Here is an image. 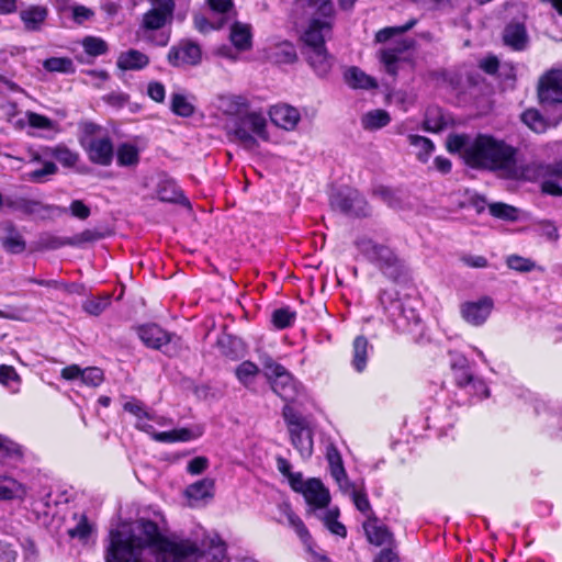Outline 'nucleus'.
<instances>
[{"mask_svg": "<svg viewBox=\"0 0 562 562\" xmlns=\"http://www.w3.org/2000/svg\"><path fill=\"white\" fill-rule=\"evenodd\" d=\"M110 538L106 562H177L181 548L193 549L181 543L182 539L164 537L157 524L145 518L133 525L121 524Z\"/></svg>", "mask_w": 562, "mask_h": 562, "instance_id": "nucleus-1", "label": "nucleus"}, {"mask_svg": "<svg viewBox=\"0 0 562 562\" xmlns=\"http://www.w3.org/2000/svg\"><path fill=\"white\" fill-rule=\"evenodd\" d=\"M447 149L460 154L465 164L473 168L496 171L508 179H518L524 175L517 162L516 149L487 134H479L474 138L463 134L450 135Z\"/></svg>", "mask_w": 562, "mask_h": 562, "instance_id": "nucleus-2", "label": "nucleus"}, {"mask_svg": "<svg viewBox=\"0 0 562 562\" xmlns=\"http://www.w3.org/2000/svg\"><path fill=\"white\" fill-rule=\"evenodd\" d=\"M225 131L228 139L247 150L258 148V139L269 140L266 117L256 111L227 119Z\"/></svg>", "mask_w": 562, "mask_h": 562, "instance_id": "nucleus-3", "label": "nucleus"}, {"mask_svg": "<svg viewBox=\"0 0 562 562\" xmlns=\"http://www.w3.org/2000/svg\"><path fill=\"white\" fill-rule=\"evenodd\" d=\"M538 98L546 112H553V123L562 121V69H550L538 82Z\"/></svg>", "mask_w": 562, "mask_h": 562, "instance_id": "nucleus-4", "label": "nucleus"}, {"mask_svg": "<svg viewBox=\"0 0 562 562\" xmlns=\"http://www.w3.org/2000/svg\"><path fill=\"white\" fill-rule=\"evenodd\" d=\"M356 246L370 261L378 263L390 278L396 279L402 273L401 260L387 246L378 244L369 237L357 239Z\"/></svg>", "mask_w": 562, "mask_h": 562, "instance_id": "nucleus-5", "label": "nucleus"}, {"mask_svg": "<svg viewBox=\"0 0 562 562\" xmlns=\"http://www.w3.org/2000/svg\"><path fill=\"white\" fill-rule=\"evenodd\" d=\"M262 367L273 392L285 402L294 401L299 390L292 374L271 357H265L262 359Z\"/></svg>", "mask_w": 562, "mask_h": 562, "instance_id": "nucleus-6", "label": "nucleus"}, {"mask_svg": "<svg viewBox=\"0 0 562 562\" xmlns=\"http://www.w3.org/2000/svg\"><path fill=\"white\" fill-rule=\"evenodd\" d=\"M99 127L92 123L85 124V136L81 144L91 162L100 166L111 165L114 156L112 140L108 136H94Z\"/></svg>", "mask_w": 562, "mask_h": 562, "instance_id": "nucleus-7", "label": "nucleus"}, {"mask_svg": "<svg viewBox=\"0 0 562 562\" xmlns=\"http://www.w3.org/2000/svg\"><path fill=\"white\" fill-rule=\"evenodd\" d=\"M181 543L190 544L193 549L188 551L181 548L177 562H193L198 557L202 555L209 557L213 561H222L226 552L225 543L216 535L205 536L200 541L182 539Z\"/></svg>", "mask_w": 562, "mask_h": 562, "instance_id": "nucleus-8", "label": "nucleus"}, {"mask_svg": "<svg viewBox=\"0 0 562 562\" xmlns=\"http://www.w3.org/2000/svg\"><path fill=\"white\" fill-rule=\"evenodd\" d=\"M334 21L335 10H331L328 15L319 14L316 10L302 36L304 48L324 46L331 35Z\"/></svg>", "mask_w": 562, "mask_h": 562, "instance_id": "nucleus-9", "label": "nucleus"}, {"mask_svg": "<svg viewBox=\"0 0 562 562\" xmlns=\"http://www.w3.org/2000/svg\"><path fill=\"white\" fill-rule=\"evenodd\" d=\"M333 209L348 215L366 216L369 214V206L364 198L355 189L346 188L331 195Z\"/></svg>", "mask_w": 562, "mask_h": 562, "instance_id": "nucleus-10", "label": "nucleus"}, {"mask_svg": "<svg viewBox=\"0 0 562 562\" xmlns=\"http://www.w3.org/2000/svg\"><path fill=\"white\" fill-rule=\"evenodd\" d=\"M202 57L201 48L192 42H180L172 46L167 55L168 63L173 67L195 66Z\"/></svg>", "mask_w": 562, "mask_h": 562, "instance_id": "nucleus-11", "label": "nucleus"}, {"mask_svg": "<svg viewBox=\"0 0 562 562\" xmlns=\"http://www.w3.org/2000/svg\"><path fill=\"white\" fill-rule=\"evenodd\" d=\"M494 302L491 297L484 296L477 301L465 302L461 305L462 318L472 326H481L488 318Z\"/></svg>", "mask_w": 562, "mask_h": 562, "instance_id": "nucleus-12", "label": "nucleus"}, {"mask_svg": "<svg viewBox=\"0 0 562 562\" xmlns=\"http://www.w3.org/2000/svg\"><path fill=\"white\" fill-rule=\"evenodd\" d=\"M385 310L391 321L401 329L419 322V315L409 301L394 300Z\"/></svg>", "mask_w": 562, "mask_h": 562, "instance_id": "nucleus-13", "label": "nucleus"}, {"mask_svg": "<svg viewBox=\"0 0 562 562\" xmlns=\"http://www.w3.org/2000/svg\"><path fill=\"white\" fill-rule=\"evenodd\" d=\"M0 232V244L7 252L19 255L25 251L26 241L12 222L2 223Z\"/></svg>", "mask_w": 562, "mask_h": 562, "instance_id": "nucleus-14", "label": "nucleus"}, {"mask_svg": "<svg viewBox=\"0 0 562 562\" xmlns=\"http://www.w3.org/2000/svg\"><path fill=\"white\" fill-rule=\"evenodd\" d=\"M302 53L317 76L325 77L329 74L334 65V58L328 54L325 45L315 48H303Z\"/></svg>", "mask_w": 562, "mask_h": 562, "instance_id": "nucleus-15", "label": "nucleus"}, {"mask_svg": "<svg viewBox=\"0 0 562 562\" xmlns=\"http://www.w3.org/2000/svg\"><path fill=\"white\" fill-rule=\"evenodd\" d=\"M269 116L271 122L286 131L295 128L300 121L299 111L288 104H278L270 109Z\"/></svg>", "mask_w": 562, "mask_h": 562, "instance_id": "nucleus-16", "label": "nucleus"}, {"mask_svg": "<svg viewBox=\"0 0 562 562\" xmlns=\"http://www.w3.org/2000/svg\"><path fill=\"white\" fill-rule=\"evenodd\" d=\"M364 533L370 543L381 547L383 544H391L394 540L393 533L387 527L378 524L375 515H371L362 525Z\"/></svg>", "mask_w": 562, "mask_h": 562, "instance_id": "nucleus-17", "label": "nucleus"}, {"mask_svg": "<svg viewBox=\"0 0 562 562\" xmlns=\"http://www.w3.org/2000/svg\"><path fill=\"white\" fill-rule=\"evenodd\" d=\"M303 496L307 504L314 508H325L330 502L329 491L318 479L307 480Z\"/></svg>", "mask_w": 562, "mask_h": 562, "instance_id": "nucleus-18", "label": "nucleus"}, {"mask_svg": "<svg viewBox=\"0 0 562 562\" xmlns=\"http://www.w3.org/2000/svg\"><path fill=\"white\" fill-rule=\"evenodd\" d=\"M27 487L12 475L0 472V502L24 499Z\"/></svg>", "mask_w": 562, "mask_h": 562, "instance_id": "nucleus-19", "label": "nucleus"}, {"mask_svg": "<svg viewBox=\"0 0 562 562\" xmlns=\"http://www.w3.org/2000/svg\"><path fill=\"white\" fill-rule=\"evenodd\" d=\"M541 188L544 193L562 196V161L546 167Z\"/></svg>", "mask_w": 562, "mask_h": 562, "instance_id": "nucleus-20", "label": "nucleus"}, {"mask_svg": "<svg viewBox=\"0 0 562 562\" xmlns=\"http://www.w3.org/2000/svg\"><path fill=\"white\" fill-rule=\"evenodd\" d=\"M48 15V10L43 5H30L20 11V19L27 32L40 31Z\"/></svg>", "mask_w": 562, "mask_h": 562, "instance_id": "nucleus-21", "label": "nucleus"}, {"mask_svg": "<svg viewBox=\"0 0 562 562\" xmlns=\"http://www.w3.org/2000/svg\"><path fill=\"white\" fill-rule=\"evenodd\" d=\"M142 341L154 349H159L171 340V335L157 325H147L138 331Z\"/></svg>", "mask_w": 562, "mask_h": 562, "instance_id": "nucleus-22", "label": "nucleus"}, {"mask_svg": "<svg viewBox=\"0 0 562 562\" xmlns=\"http://www.w3.org/2000/svg\"><path fill=\"white\" fill-rule=\"evenodd\" d=\"M269 60L276 64H292L297 59L295 47L290 42H281L270 45L266 49Z\"/></svg>", "mask_w": 562, "mask_h": 562, "instance_id": "nucleus-23", "label": "nucleus"}, {"mask_svg": "<svg viewBox=\"0 0 562 562\" xmlns=\"http://www.w3.org/2000/svg\"><path fill=\"white\" fill-rule=\"evenodd\" d=\"M279 512L285 519V521H280L291 527L296 532L302 542L308 546L311 542V535L302 519L292 510L291 506L285 503L281 504L279 506Z\"/></svg>", "mask_w": 562, "mask_h": 562, "instance_id": "nucleus-24", "label": "nucleus"}, {"mask_svg": "<svg viewBox=\"0 0 562 562\" xmlns=\"http://www.w3.org/2000/svg\"><path fill=\"white\" fill-rule=\"evenodd\" d=\"M504 43L515 50H522L528 45V35L522 23L508 24L503 34Z\"/></svg>", "mask_w": 562, "mask_h": 562, "instance_id": "nucleus-25", "label": "nucleus"}, {"mask_svg": "<svg viewBox=\"0 0 562 562\" xmlns=\"http://www.w3.org/2000/svg\"><path fill=\"white\" fill-rule=\"evenodd\" d=\"M548 116L544 117L536 109H528L521 114V121L533 132L543 133L551 126H557L559 123H553V112H547Z\"/></svg>", "mask_w": 562, "mask_h": 562, "instance_id": "nucleus-26", "label": "nucleus"}, {"mask_svg": "<svg viewBox=\"0 0 562 562\" xmlns=\"http://www.w3.org/2000/svg\"><path fill=\"white\" fill-rule=\"evenodd\" d=\"M148 64L149 57L133 48L121 53L116 60V66L122 70H140Z\"/></svg>", "mask_w": 562, "mask_h": 562, "instance_id": "nucleus-27", "label": "nucleus"}, {"mask_svg": "<svg viewBox=\"0 0 562 562\" xmlns=\"http://www.w3.org/2000/svg\"><path fill=\"white\" fill-rule=\"evenodd\" d=\"M290 434L291 442L303 459H308L313 454V431L310 426L302 429L292 430Z\"/></svg>", "mask_w": 562, "mask_h": 562, "instance_id": "nucleus-28", "label": "nucleus"}, {"mask_svg": "<svg viewBox=\"0 0 562 562\" xmlns=\"http://www.w3.org/2000/svg\"><path fill=\"white\" fill-rule=\"evenodd\" d=\"M214 480L205 477L190 484L186 488L184 495L191 502H199L205 498H212L214 495Z\"/></svg>", "mask_w": 562, "mask_h": 562, "instance_id": "nucleus-29", "label": "nucleus"}, {"mask_svg": "<svg viewBox=\"0 0 562 562\" xmlns=\"http://www.w3.org/2000/svg\"><path fill=\"white\" fill-rule=\"evenodd\" d=\"M391 122V115L383 109H374L362 114L360 123L366 131H378Z\"/></svg>", "mask_w": 562, "mask_h": 562, "instance_id": "nucleus-30", "label": "nucleus"}, {"mask_svg": "<svg viewBox=\"0 0 562 562\" xmlns=\"http://www.w3.org/2000/svg\"><path fill=\"white\" fill-rule=\"evenodd\" d=\"M346 83L353 89L375 88L376 81L358 67H349L344 72Z\"/></svg>", "mask_w": 562, "mask_h": 562, "instance_id": "nucleus-31", "label": "nucleus"}, {"mask_svg": "<svg viewBox=\"0 0 562 562\" xmlns=\"http://www.w3.org/2000/svg\"><path fill=\"white\" fill-rule=\"evenodd\" d=\"M370 344L364 336H358L352 342L351 364L356 371L362 372L368 362Z\"/></svg>", "mask_w": 562, "mask_h": 562, "instance_id": "nucleus-32", "label": "nucleus"}, {"mask_svg": "<svg viewBox=\"0 0 562 562\" xmlns=\"http://www.w3.org/2000/svg\"><path fill=\"white\" fill-rule=\"evenodd\" d=\"M157 196L162 202L188 204V200L178 189L175 181L161 180L157 187Z\"/></svg>", "mask_w": 562, "mask_h": 562, "instance_id": "nucleus-33", "label": "nucleus"}, {"mask_svg": "<svg viewBox=\"0 0 562 562\" xmlns=\"http://www.w3.org/2000/svg\"><path fill=\"white\" fill-rule=\"evenodd\" d=\"M231 41L239 50H246L251 46L250 26L235 22L231 29Z\"/></svg>", "mask_w": 562, "mask_h": 562, "instance_id": "nucleus-34", "label": "nucleus"}, {"mask_svg": "<svg viewBox=\"0 0 562 562\" xmlns=\"http://www.w3.org/2000/svg\"><path fill=\"white\" fill-rule=\"evenodd\" d=\"M103 237V235L98 232V231H93V229H85L83 232H81L80 234L71 237V238H67L65 240H60V239H54L50 247L52 248H58V247H61V246H65V245H71V246H76V245H79V244H82V243H91V241H95V240H99Z\"/></svg>", "mask_w": 562, "mask_h": 562, "instance_id": "nucleus-35", "label": "nucleus"}, {"mask_svg": "<svg viewBox=\"0 0 562 562\" xmlns=\"http://www.w3.org/2000/svg\"><path fill=\"white\" fill-rule=\"evenodd\" d=\"M259 372V367L249 360L243 361L235 369L237 380L246 387L254 383Z\"/></svg>", "mask_w": 562, "mask_h": 562, "instance_id": "nucleus-36", "label": "nucleus"}, {"mask_svg": "<svg viewBox=\"0 0 562 562\" xmlns=\"http://www.w3.org/2000/svg\"><path fill=\"white\" fill-rule=\"evenodd\" d=\"M200 434L194 435L188 428L173 429L170 431L153 432V439L159 442L189 441Z\"/></svg>", "mask_w": 562, "mask_h": 562, "instance_id": "nucleus-37", "label": "nucleus"}, {"mask_svg": "<svg viewBox=\"0 0 562 562\" xmlns=\"http://www.w3.org/2000/svg\"><path fill=\"white\" fill-rule=\"evenodd\" d=\"M451 368L454 370L456 383L461 386H471L474 381L473 374L467 368V360L463 357H458L452 363Z\"/></svg>", "mask_w": 562, "mask_h": 562, "instance_id": "nucleus-38", "label": "nucleus"}, {"mask_svg": "<svg viewBox=\"0 0 562 562\" xmlns=\"http://www.w3.org/2000/svg\"><path fill=\"white\" fill-rule=\"evenodd\" d=\"M407 138L409 142V145H412L418 149V151L416 154L418 160H420L422 162H426L435 148L432 142L427 137L415 135V134L408 135Z\"/></svg>", "mask_w": 562, "mask_h": 562, "instance_id": "nucleus-39", "label": "nucleus"}, {"mask_svg": "<svg viewBox=\"0 0 562 562\" xmlns=\"http://www.w3.org/2000/svg\"><path fill=\"white\" fill-rule=\"evenodd\" d=\"M171 20L153 9H149L142 19L140 27L147 31H156L162 29L166 24L170 23Z\"/></svg>", "mask_w": 562, "mask_h": 562, "instance_id": "nucleus-40", "label": "nucleus"}, {"mask_svg": "<svg viewBox=\"0 0 562 562\" xmlns=\"http://www.w3.org/2000/svg\"><path fill=\"white\" fill-rule=\"evenodd\" d=\"M117 164L122 167L136 166L139 160L138 149L131 144H122L116 151Z\"/></svg>", "mask_w": 562, "mask_h": 562, "instance_id": "nucleus-41", "label": "nucleus"}, {"mask_svg": "<svg viewBox=\"0 0 562 562\" xmlns=\"http://www.w3.org/2000/svg\"><path fill=\"white\" fill-rule=\"evenodd\" d=\"M43 67L49 72L72 74L74 63L68 57H50L43 61Z\"/></svg>", "mask_w": 562, "mask_h": 562, "instance_id": "nucleus-42", "label": "nucleus"}, {"mask_svg": "<svg viewBox=\"0 0 562 562\" xmlns=\"http://www.w3.org/2000/svg\"><path fill=\"white\" fill-rule=\"evenodd\" d=\"M282 415L286 423L289 432L310 426L307 420L296 413L290 404L284 405Z\"/></svg>", "mask_w": 562, "mask_h": 562, "instance_id": "nucleus-43", "label": "nucleus"}, {"mask_svg": "<svg viewBox=\"0 0 562 562\" xmlns=\"http://www.w3.org/2000/svg\"><path fill=\"white\" fill-rule=\"evenodd\" d=\"M506 265L509 269L518 272H530L535 269L543 271V268L538 267L535 261L518 255H510L506 258Z\"/></svg>", "mask_w": 562, "mask_h": 562, "instance_id": "nucleus-44", "label": "nucleus"}, {"mask_svg": "<svg viewBox=\"0 0 562 562\" xmlns=\"http://www.w3.org/2000/svg\"><path fill=\"white\" fill-rule=\"evenodd\" d=\"M110 302H111L110 294H106L104 296H99V297H90L83 302L82 308L88 314L98 316L103 311H105V308L110 305Z\"/></svg>", "mask_w": 562, "mask_h": 562, "instance_id": "nucleus-45", "label": "nucleus"}, {"mask_svg": "<svg viewBox=\"0 0 562 562\" xmlns=\"http://www.w3.org/2000/svg\"><path fill=\"white\" fill-rule=\"evenodd\" d=\"M171 111L182 117H189L194 113V106L188 99L179 93L171 97Z\"/></svg>", "mask_w": 562, "mask_h": 562, "instance_id": "nucleus-46", "label": "nucleus"}, {"mask_svg": "<svg viewBox=\"0 0 562 562\" xmlns=\"http://www.w3.org/2000/svg\"><path fill=\"white\" fill-rule=\"evenodd\" d=\"M339 516L338 508H333L326 512V514L323 517V521L327 529L339 537L345 538L347 535L346 527L337 520Z\"/></svg>", "mask_w": 562, "mask_h": 562, "instance_id": "nucleus-47", "label": "nucleus"}, {"mask_svg": "<svg viewBox=\"0 0 562 562\" xmlns=\"http://www.w3.org/2000/svg\"><path fill=\"white\" fill-rule=\"evenodd\" d=\"M326 459L329 464L330 474L341 475L342 471L345 470L342 458L339 450L334 443H328L326 446Z\"/></svg>", "mask_w": 562, "mask_h": 562, "instance_id": "nucleus-48", "label": "nucleus"}, {"mask_svg": "<svg viewBox=\"0 0 562 562\" xmlns=\"http://www.w3.org/2000/svg\"><path fill=\"white\" fill-rule=\"evenodd\" d=\"M416 23H417L416 19H411L404 25L390 26V27L380 30L375 35V40L380 43L386 42L394 35H400V34H403V33L409 31L411 29H413L415 26Z\"/></svg>", "mask_w": 562, "mask_h": 562, "instance_id": "nucleus-49", "label": "nucleus"}, {"mask_svg": "<svg viewBox=\"0 0 562 562\" xmlns=\"http://www.w3.org/2000/svg\"><path fill=\"white\" fill-rule=\"evenodd\" d=\"M74 519L77 520L76 525L68 529V535L71 538H78L80 540H86L91 532V525L88 522V519L85 515H75Z\"/></svg>", "mask_w": 562, "mask_h": 562, "instance_id": "nucleus-50", "label": "nucleus"}, {"mask_svg": "<svg viewBox=\"0 0 562 562\" xmlns=\"http://www.w3.org/2000/svg\"><path fill=\"white\" fill-rule=\"evenodd\" d=\"M49 154L65 167H72L78 160L76 153L61 145L50 148Z\"/></svg>", "mask_w": 562, "mask_h": 562, "instance_id": "nucleus-51", "label": "nucleus"}, {"mask_svg": "<svg viewBox=\"0 0 562 562\" xmlns=\"http://www.w3.org/2000/svg\"><path fill=\"white\" fill-rule=\"evenodd\" d=\"M241 345V341L229 335H223L217 339V346L221 349V352L231 358H235L238 356L237 348Z\"/></svg>", "mask_w": 562, "mask_h": 562, "instance_id": "nucleus-52", "label": "nucleus"}, {"mask_svg": "<svg viewBox=\"0 0 562 562\" xmlns=\"http://www.w3.org/2000/svg\"><path fill=\"white\" fill-rule=\"evenodd\" d=\"M225 112L229 117H236L244 115L247 111V103L241 97H229L224 100Z\"/></svg>", "mask_w": 562, "mask_h": 562, "instance_id": "nucleus-53", "label": "nucleus"}, {"mask_svg": "<svg viewBox=\"0 0 562 562\" xmlns=\"http://www.w3.org/2000/svg\"><path fill=\"white\" fill-rule=\"evenodd\" d=\"M373 195L380 199L382 202L386 203L390 207L400 206L401 199L397 196L396 192L392 189L378 186L373 189Z\"/></svg>", "mask_w": 562, "mask_h": 562, "instance_id": "nucleus-54", "label": "nucleus"}, {"mask_svg": "<svg viewBox=\"0 0 562 562\" xmlns=\"http://www.w3.org/2000/svg\"><path fill=\"white\" fill-rule=\"evenodd\" d=\"M294 319L295 313L289 308H278L272 313V323L279 329L291 326Z\"/></svg>", "mask_w": 562, "mask_h": 562, "instance_id": "nucleus-55", "label": "nucleus"}, {"mask_svg": "<svg viewBox=\"0 0 562 562\" xmlns=\"http://www.w3.org/2000/svg\"><path fill=\"white\" fill-rule=\"evenodd\" d=\"M25 116L31 127L46 131L53 130L55 127V123L45 115L27 111Z\"/></svg>", "mask_w": 562, "mask_h": 562, "instance_id": "nucleus-56", "label": "nucleus"}, {"mask_svg": "<svg viewBox=\"0 0 562 562\" xmlns=\"http://www.w3.org/2000/svg\"><path fill=\"white\" fill-rule=\"evenodd\" d=\"M82 45L86 53L91 56H100L106 52V43L98 37H86Z\"/></svg>", "mask_w": 562, "mask_h": 562, "instance_id": "nucleus-57", "label": "nucleus"}, {"mask_svg": "<svg viewBox=\"0 0 562 562\" xmlns=\"http://www.w3.org/2000/svg\"><path fill=\"white\" fill-rule=\"evenodd\" d=\"M488 209L490 213L498 218L514 220L516 217V209L505 203H492Z\"/></svg>", "mask_w": 562, "mask_h": 562, "instance_id": "nucleus-58", "label": "nucleus"}, {"mask_svg": "<svg viewBox=\"0 0 562 562\" xmlns=\"http://www.w3.org/2000/svg\"><path fill=\"white\" fill-rule=\"evenodd\" d=\"M125 412L134 415L138 420L153 419L154 417L146 411L144 404L138 400H132L123 405Z\"/></svg>", "mask_w": 562, "mask_h": 562, "instance_id": "nucleus-59", "label": "nucleus"}, {"mask_svg": "<svg viewBox=\"0 0 562 562\" xmlns=\"http://www.w3.org/2000/svg\"><path fill=\"white\" fill-rule=\"evenodd\" d=\"M403 49L401 48H387L381 52V60L384 64L386 71L391 75L396 74L397 55Z\"/></svg>", "mask_w": 562, "mask_h": 562, "instance_id": "nucleus-60", "label": "nucleus"}, {"mask_svg": "<svg viewBox=\"0 0 562 562\" xmlns=\"http://www.w3.org/2000/svg\"><path fill=\"white\" fill-rule=\"evenodd\" d=\"M81 381L88 386L95 387L103 381V372L99 368H87L81 372Z\"/></svg>", "mask_w": 562, "mask_h": 562, "instance_id": "nucleus-61", "label": "nucleus"}, {"mask_svg": "<svg viewBox=\"0 0 562 562\" xmlns=\"http://www.w3.org/2000/svg\"><path fill=\"white\" fill-rule=\"evenodd\" d=\"M15 456H20L19 447L14 442L0 436V463H3Z\"/></svg>", "mask_w": 562, "mask_h": 562, "instance_id": "nucleus-62", "label": "nucleus"}, {"mask_svg": "<svg viewBox=\"0 0 562 562\" xmlns=\"http://www.w3.org/2000/svg\"><path fill=\"white\" fill-rule=\"evenodd\" d=\"M151 4L153 10L165 14L166 18L172 21L173 11H175V0H148Z\"/></svg>", "mask_w": 562, "mask_h": 562, "instance_id": "nucleus-63", "label": "nucleus"}, {"mask_svg": "<svg viewBox=\"0 0 562 562\" xmlns=\"http://www.w3.org/2000/svg\"><path fill=\"white\" fill-rule=\"evenodd\" d=\"M352 502L356 506V508L361 512L362 514H367L368 517L371 515H374L371 510V505L368 499V496L362 491H353V495L351 496Z\"/></svg>", "mask_w": 562, "mask_h": 562, "instance_id": "nucleus-64", "label": "nucleus"}]
</instances>
